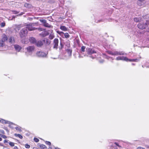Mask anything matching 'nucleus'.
Masks as SVG:
<instances>
[{
    "label": "nucleus",
    "instance_id": "37998d69",
    "mask_svg": "<svg viewBox=\"0 0 149 149\" xmlns=\"http://www.w3.org/2000/svg\"><path fill=\"white\" fill-rule=\"evenodd\" d=\"M8 140H4V143H8Z\"/></svg>",
    "mask_w": 149,
    "mask_h": 149
},
{
    "label": "nucleus",
    "instance_id": "20e7f679",
    "mask_svg": "<svg viewBox=\"0 0 149 149\" xmlns=\"http://www.w3.org/2000/svg\"><path fill=\"white\" fill-rule=\"evenodd\" d=\"M39 21L43 24V25L45 27L47 28H53V26L47 23L46 20L45 19H40Z\"/></svg>",
    "mask_w": 149,
    "mask_h": 149
},
{
    "label": "nucleus",
    "instance_id": "f3484780",
    "mask_svg": "<svg viewBox=\"0 0 149 149\" xmlns=\"http://www.w3.org/2000/svg\"><path fill=\"white\" fill-rule=\"evenodd\" d=\"M29 40L33 44H35L36 40L34 38L31 37H30Z\"/></svg>",
    "mask_w": 149,
    "mask_h": 149
},
{
    "label": "nucleus",
    "instance_id": "dca6fc26",
    "mask_svg": "<svg viewBox=\"0 0 149 149\" xmlns=\"http://www.w3.org/2000/svg\"><path fill=\"white\" fill-rule=\"evenodd\" d=\"M14 46L15 50L18 52H19L22 49L21 47L17 45H15Z\"/></svg>",
    "mask_w": 149,
    "mask_h": 149
},
{
    "label": "nucleus",
    "instance_id": "a878e982",
    "mask_svg": "<svg viewBox=\"0 0 149 149\" xmlns=\"http://www.w3.org/2000/svg\"><path fill=\"white\" fill-rule=\"evenodd\" d=\"M60 46L59 47L60 50L62 49L63 48V47L64 45L61 42L60 43Z\"/></svg>",
    "mask_w": 149,
    "mask_h": 149
},
{
    "label": "nucleus",
    "instance_id": "f8f14e48",
    "mask_svg": "<svg viewBox=\"0 0 149 149\" xmlns=\"http://www.w3.org/2000/svg\"><path fill=\"white\" fill-rule=\"evenodd\" d=\"M7 42L10 44L14 43L15 41L14 37L12 36L8 38Z\"/></svg>",
    "mask_w": 149,
    "mask_h": 149
},
{
    "label": "nucleus",
    "instance_id": "2eb2a0df",
    "mask_svg": "<svg viewBox=\"0 0 149 149\" xmlns=\"http://www.w3.org/2000/svg\"><path fill=\"white\" fill-rule=\"evenodd\" d=\"M49 34L48 32L45 31H43L40 34V36H41L42 37H45L47 36H48Z\"/></svg>",
    "mask_w": 149,
    "mask_h": 149
},
{
    "label": "nucleus",
    "instance_id": "13d9d810",
    "mask_svg": "<svg viewBox=\"0 0 149 149\" xmlns=\"http://www.w3.org/2000/svg\"><path fill=\"white\" fill-rule=\"evenodd\" d=\"M43 41H45V40H43Z\"/></svg>",
    "mask_w": 149,
    "mask_h": 149
},
{
    "label": "nucleus",
    "instance_id": "b1692460",
    "mask_svg": "<svg viewBox=\"0 0 149 149\" xmlns=\"http://www.w3.org/2000/svg\"><path fill=\"white\" fill-rule=\"evenodd\" d=\"M64 36L65 38H68L70 37V35L68 33H64Z\"/></svg>",
    "mask_w": 149,
    "mask_h": 149
},
{
    "label": "nucleus",
    "instance_id": "864d4df0",
    "mask_svg": "<svg viewBox=\"0 0 149 149\" xmlns=\"http://www.w3.org/2000/svg\"><path fill=\"white\" fill-rule=\"evenodd\" d=\"M48 149H52V148L51 147H49Z\"/></svg>",
    "mask_w": 149,
    "mask_h": 149
},
{
    "label": "nucleus",
    "instance_id": "c03bdc74",
    "mask_svg": "<svg viewBox=\"0 0 149 149\" xmlns=\"http://www.w3.org/2000/svg\"><path fill=\"white\" fill-rule=\"evenodd\" d=\"M14 149H18V148L17 146H15L14 147Z\"/></svg>",
    "mask_w": 149,
    "mask_h": 149
},
{
    "label": "nucleus",
    "instance_id": "c9c22d12",
    "mask_svg": "<svg viewBox=\"0 0 149 149\" xmlns=\"http://www.w3.org/2000/svg\"><path fill=\"white\" fill-rule=\"evenodd\" d=\"M25 147L26 148H29L30 147V146L28 144H26L25 145Z\"/></svg>",
    "mask_w": 149,
    "mask_h": 149
},
{
    "label": "nucleus",
    "instance_id": "a18cd8bd",
    "mask_svg": "<svg viewBox=\"0 0 149 149\" xmlns=\"http://www.w3.org/2000/svg\"><path fill=\"white\" fill-rule=\"evenodd\" d=\"M24 13L22 12L21 13V14L19 15H22Z\"/></svg>",
    "mask_w": 149,
    "mask_h": 149
},
{
    "label": "nucleus",
    "instance_id": "bf43d9fd",
    "mask_svg": "<svg viewBox=\"0 0 149 149\" xmlns=\"http://www.w3.org/2000/svg\"><path fill=\"white\" fill-rule=\"evenodd\" d=\"M132 64L133 65H134V63H132Z\"/></svg>",
    "mask_w": 149,
    "mask_h": 149
},
{
    "label": "nucleus",
    "instance_id": "603ef678",
    "mask_svg": "<svg viewBox=\"0 0 149 149\" xmlns=\"http://www.w3.org/2000/svg\"><path fill=\"white\" fill-rule=\"evenodd\" d=\"M55 149H61L58 148L57 147V148H56Z\"/></svg>",
    "mask_w": 149,
    "mask_h": 149
},
{
    "label": "nucleus",
    "instance_id": "8fccbe9b",
    "mask_svg": "<svg viewBox=\"0 0 149 149\" xmlns=\"http://www.w3.org/2000/svg\"><path fill=\"white\" fill-rule=\"evenodd\" d=\"M139 1H144V0H139Z\"/></svg>",
    "mask_w": 149,
    "mask_h": 149
},
{
    "label": "nucleus",
    "instance_id": "9d476101",
    "mask_svg": "<svg viewBox=\"0 0 149 149\" xmlns=\"http://www.w3.org/2000/svg\"><path fill=\"white\" fill-rule=\"evenodd\" d=\"M125 54V52L123 51H113V55H124Z\"/></svg>",
    "mask_w": 149,
    "mask_h": 149
},
{
    "label": "nucleus",
    "instance_id": "bb28decb",
    "mask_svg": "<svg viewBox=\"0 0 149 149\" xmlns=\"http://www.w3.org/2000/svg\"><path fill=\"white\" fill-rule=\"evenodd\" d=\"M15 128L17 130H18L19 132H21L22 131L20 127H15Z\"/></svg>",
    "mask_w": 149,
    "mask_h": 149
},
{
    "label": "nucleus",
    "instance_id": "473e14b6",
    "mask_svg": "<svg viewBox=\"0 0 149 149\" xmlns=\"http://www.w3.org/2000/svg\"><path fill=\"white\" fill-rule=\"evenodd\" d=\"M11 11L15 14H17L19 13V12L15 10H12Z\"/></svg>",
    "mask_w": 149,
    "mask_h": 149
},
{
    "label": "nucleus",
    "instance_id": "393cba45",
    "mask_svg": "<svg viewBox=\"0 0 149 149\" xmlns=\"http://www.w3.org/2000/svg\"><path fill=\"white\" fill-rule=\"evenodd\" d=\"M54 36L53 34H50L49 36V38L51 40L52 39L54 38Z\"/></svg>",
    "mask_w": 149,
    "mask_h": 149
},
{
    "label": "nucleus",
    "instance_id": "09e8293b",
    "mask_svg": "<svg viewBox=\"0 0 149 149\" xmlns=\"http://www.w3.org/2000/svg\"><path fill=\"white\" fill-rule=\"evenodd\" d=\"M143 17L144 18H145V19H146L147 18H146V16H143Z\"/></svg>",
    "mask_w": 149,
    "mask_h": 149
},
{
    "label": "nucleus",
    "instance_id": "a211bd4d",
    "mask_svg": "<svg viewBox=\"0 0 149 149\" xmlns=\"http://www.w3.org/2000/svg\"><path fill=\"white\" fill-rule=\"evenodd\" d=\"M60 29L61 30L65 31H67L68 30V28L64 26H61L60 27Z\"/></svg>",
    "mask_w": 149,
    "mask_h": 149
},
{
    "label": "nucleus",
    "instance_id": "e433bc0d",
    "mask_svg": "<svg viewBox=\"0 0 149 149\" xmlns=\"http://www.w3.org/2000/svg\"><path fill=\"white\" fill-rule=\"evenodd\" d=\"M46 42L47 44H49L50 43V42L49 40L47 39L46 40Z\"/></svg>",
    "mask_w": 149,
    "mask_h": 149
},
{
    "label": "nucleus",
    "instance_id": "f03ea898",
    "mask_svg": "<svg viewBox=\"0 0 149 149\" xmlns=\"http://www.w3.org/2000/svg\"><path fill=\"white\" fill-rule=\"evenodd\" d=\"M116 60L117 61L118 60H123L125 61H137L136 60H138L136 59H129L128 58L126 57H124L123 56H119L117 57L116 59Z\"/></svg>",
    "mask_w": 149,
    "mask_h": 149
},
{
    "label": "nucleus",
    "instance_id": "680f3d73",
    "mask_svg": "<svg viewBox=\"0 0 149 149\" xmlns=\"http://www.w3.org/2000/svg\"><path fill=\"white\" fill-rule=\"evenodd\" d=\"M79 57H80V56H79Z\"/></svg>",
    "mask_w": 149,
    "mask_h": 149
},
{
    "label": "nucleus",
    "instance_id": "f257e3e1",
    "mask_svg": "<svg viewBox=\"0 0 149 149\" xmlns=\"http://www.w3.org/2000/svg\"><path fill=\"white\" fill-rule=\"evenodd\" d=\"M30 25L31 23L27 24V27L23 28L21 30L20 34L21 37L22 38L26 35L28 32L27 30H29L28 28L31 27Z\"/></svg>",
    "mask_w": 149,
    "mask_h": 149
},
{
    "label": "nucleus",
    "instance_id": "2f4dec72",
    "mask_svg": "<svg viewBox=\"0 0 149 149\" xmlns=\"http://www.w3.org/2000/svg\"><path fill=\"white\" fill-rule=\"evenodd\" d=\"M34 141L35 142H38L39 141V140L37 138H34Z\"/></svg>",
    "mask_w": 149,
    "mask_h": 149
},
{
    "label": "nucleus",
    "instance_id": "4468645a",
    "mask_svg": "<svg viewBox=\"0 0 149 149\" xmlns=\"http://www.w3.org/2000/svg\"><path fill=\"white\" fill-rule=\"evenodd\" d=\"M8 38L7 36L5 34H3L2 36V38L1 40L4 42L6 41H8Z\"/></svg>",
    "mask_w": 149,
    "mask_h": 149
},
{
    "label": "nucleus",
    "instance_id": "3c124183",
    "mask_svg": "<svg viewBox=\"0 0 149 149\" xmlns=\"http://www.w3.org/2000/svg\"><path fill=\"white\" fill-rule=\"evenodd\" d=\"M2 140V139L0 137V141H1Z\"/></svg>",
    "mask_w": 149,
    "mask_h": 149
},
{
    "label": "nucleus",
    "instance_id": "c756f323",
    "mask_svg": "<svg viewBox=\"0 0 149 149\" xmlns=\"http://www.w3.org/2000/svg\"><path fill=\"white\" fill-rule=\"evenodd\" d=\"M9 144L10 145L12 146V147H13V146H14V143H13V142H10L9 143Z\"/></svg>",
    "mask_w": 149,
    "mask_h": 149
},
{
    "label": "nucleus",
    "instance_id": "6e6552de",
    "mask_svg": "<svg viewBox=\"0 0 149 149\" xmlns=\"http://www.w3.org/2000/svg\"><path fill=\"white\" fill-rule=\"evenodd\" d=\"M32 24L31 23V27H29L28 28L29 31H31L33 30H36V29H38V31H42L43 30V29L40 28H36L35 27H32Z\"/></svg>",
    "mask_w": 149,
    "mask_h": 149
},
{
    "label": "nucleus",
    "instance_id": "423d86ee",
    "mask_svg": "<svg viewBox=\"0 0 149 149\" xmlns=\"http://www.w3.org/2000/svg\"><path fill=\"white\" fill-rule=\"evenodd\" d=\"M147 26L148 24L146 23H139L138 25V28L141 29H146Z\"/></svg>",
    "mask_w": 149,
    "mask_h": 149
},
{
    "label": "nucleus",
    "instance_id": "412c9836",
    "mask_svg": "<svg viewBox=\"0 0 149 149\" xmlns=\"http://www.w3.org/2000/svg\"><path fill=\"white\" fill-rule=\"evenodd\" d=\"M40 148L41 149H47V147L46 146L43 144H40L39 145Z\"/></svg>",
    "mask_w": 149,
    "mask_h": 149
},
{
    "label": "nucleus",
    "instance_id": "052dcab7",
    "mask_svg": "<svg viewBox=\"0 0 149 149\" xmlns=\"http://www.w3.org/2000/svg\"><path fill=\"white\" fill-rule=\"evenodd\" d=\"M103 61L100 62H103Z\"/></svg>",
    "mask_w": 149,
    "mask_h": 149
},
{
    "label": "nucleus",
    "instance_id": "6e6d98bb",
    "mask_svg": "<svg viewBox=\"0 0 149 149\" xmlns=\"http://www.w3.org/2000/svg\"><path fill=\"white\" fill-rule=\"evenodd\" d=\"M114 149H117V148H115Z\"/></svg>",
    "mask_w": 149,
    "mask_h": 149
},
{
    "label": "nucleus",
    "instance_id": "4be33fe9",
    "mask_svg": "<svg viewBox=\"0 0 149 149\" xmlns=\"http://www.w3.org/2000/svg\"><path fill=\"white\" fill-rule=\"evenodd\" d=\"M14 136L16 137H18L20 139H22L23 138L22 136L19 134H14Z\"/></svg>",
    "mask_w": 149,
    "mask_h": 149
},
{
    "label": "nucleus",
    "instance_id": "de8ad7c7",
    "mask_svg": "<svg viewBox=\"0 0 149 149\" xmlns=\"http://www.w3.org/2000/svg\"><path fill=\"white\" fill-rule=\"evenodd\" d=\"M3 149H9L8 148H7V147H4L3 148Z\"/></svg>",
    "mask_w": 149,
    "mask_h": 149
},
{
    "label": "nucleus",
    "instance_id": "49530a36",
    "mask_svg": "<svg viewBox=\"0 0 149 149\" xmlns=\"http://www.w3.org/2000/svg\"><path fill=\"white\" fill-rule=\"evenodd\" d=\"M0 146H3V145L1 143H0Z\"/></svg>",
    "mask_w": 149,
    "mask_h": 149
},
{
    "label": "nucleus",
    "instance_id": "c85d7f7f",
    "mask_svg": "<svg viewBox=\"0 0 149 149\" xmlns=\"http://www.w3.org/2000/svg\"><path fill=\"white\" fill-rule=\"evenodd\" d=\"M86 47L84 46H82L81 47V50L83 52L85 51V49Z\"/></svg>",
    "mask_w": 149,
    "mask_h": 149
},
{
    "label": "nucleus",
    "instance_id": "aec40b11",
    "mask_svg": "<svg viewBox=\"0 0 149 149\" xmlns=\"http://www.w3.org/2000/svg\"><path fill=\"white\" fill-rule=\"evenodd\" d=\"M57 33L60 35L61 36H62L63 38V36L64 34L63 32L62 31H56Z\"/></svg>",
    "mask_w": 149,
    "mask_h": 149
},
{
    "label": "nucleus",
    "instance_id": "1a4fd4ad",
    "mask_svg": "<svg viewBox=\"0 0 149 149\" xmlns=\"http://www.w3.org/2000/svg\"><path fill=\"white\" fill-rule=\"evenodd\" d=\"M28 52L29 53H32L33 52L35 49V47L33 46H29L26 48Z\"/></svg>",
    "mask_w": 149,
    "mask_h": 149
},
{
    "label": "nucleus",
    "instance_id": "ea45409f",
    "mask_svg": "<svg viewBox=\"0 0 149 149\" xmlns=\"http://www.w3.org/2000/svg\"><path fill=\"white\" fill-rule=\"evenodd\" d=\"M137 149H145L144 148H143L142 147H138Z\"/></svg>",
    "mask_w": 149,
    "mask_h": 149
},
{
    "label": "nucleus",
    "instance_id": "0eeeda50",
    "mask_svg": "<svg viewBox=\"0 0 149 149\" xmlns=\"http://www.w3.org/2000/svg\"><path fill=\"white\" fill-rule=\"evenodd\" d=\"M58 40L57 38H56L54 39L53 41V48L57 49L58 48Z\"/></svg>",
    "mask_w": 149,
    "mask_h": 149
},
{
    "label": "nucleus",
    "instance_id": "58836bf2",
    "mask_svg": "<svg viewBox=\"0 0 149 149\" xmlns=\"http://www.w3.org/2000/svg\"><path fill=\"white\" fill-rule=\"evenodd\" d=\"M1 137H3L4 139H6V138H7V136H6L4 135H3L1 134Z\"/></svg>",
    "mask_w": 149,
    "mask_h": 149
},
{
    "label": "nucleus",
    "instance_id": "79ce46f5",
    "mask_svg": "<svg viewBox=\"0 0 149 149\" xmlns=\"http://www.w3.org/2000/svg\"><path fill=\"white\" fill-rule=\"evenodd\" d=\"M102 20H98L97 21V23H98V22H102Z\"/></svg>",
    "mask_w": 149,
    "mask_h": 149
},
{
    "label": "nucleus",
    "instance_id": "9b49d317",
    "mask_svg": "<svg viewBox=\"0 0 149 149\" xmlns=\"http://www.w3.org/2000/svg\"><path fill=\"white\" fill-rule=\"evenodd\" d=\"M35 45L38 47H40L43 45V42L41 40H37Z\"/></svg>",
    "mask_w": 149,
    "mask_h": 149
},
{
    "label": "nucleus",
    "instance_id": "a19ab883",
    "mask_svg": "<svg viewBox=\"0 0 149 149\" xmlns=\"http://www.w3.org/2000/svg\"><path fill=\"white\" fill-rule=\"evenodd\" d=\"M114 144H116V145L119 147H120V146L116 143H115Z\"/></svg>",
    "mask_w": 149,
    "mask_h": 149
},
{
    "label": "nucleus",
    "instance_id": "7ed1b4c3",
    "mask_svg": "<svg viewBox=\"0 0 149 149\" xmlns=\"http://www.w3.org/2000/svg\"><path fill=\"white\" fill-rule=\"evenodd\" d=\"M87 52L88 54L89 55L88 56L89 57L92 58H94L92 56H91V55L94 53H96V52L93 49L91 48H88V49H87Z\"/></svg>",
    "mask_w": 149,
    "mask_h": 149
},
{
    "label": "nucleus",
    "instance_id": "6ab92c4d",
    "mask_svg": "<svg viewBox=\"0 0 149 149\" xmlns=\"http://www.w3.org/2000/svg\"><path fill=\"white\" fill-rule=\"evenodd\" d=\"M134 20L135 22H137L141 21V18L139 17H135L134 19Z\"/></svg>",
    "mask_w": 149,
    "mask_h": 149
},
{
    "label": "nucleus",
    "instance_id": "5fc2aeb1",
    "mask_svg": "<svg viewBox=\"0 0 149 149\" xmlns=\"http://www.w3.org/2000/svg\"><path fill=\"white\" fill-rule=\"evenodd\" d=\"M138 4L139 5H140V4H139V2H138Z\"/></svg>",
    "mask_w": 149,
    "mask_h": 149
},
{
    "label": "nucleus",
    "instance_id": "39448f33",
    "mask_svg": "<svg viewBox=\"0 0 149 149\" xmlns=\"http://www.w3.org/2000/svg\"><path fill=\"white\" fill-rule=\"evenodd\" d=\"M47 54L44 52L42 51H38L36 53V55L39 57H46Z\"/></svg>",
    "mask_w": 149,
    "mask_h": 149
},
{
    "label": "nucleus",
    "instance_id": "cd10ccee",
    "mask_svg": "<svg viewBox=\"0 0 149 149\" xmlns=\"http://www.w3.org/2000/svg\"><path fill=\"white\" fill-rule=\"evenodd\" d=\"M0 25H1V27H3L5 26V23L4 22H2L1 23Z\"/></svg>",
    "mask_w": 149,
    "mask_h": 149
},
{
    "label": "nucleus",
    "instance_id": "72a5a7b5",
    "mask_svg": "<svg viewBox=\"0 0 149 149\" xmlns=\"http://www.w3.org/2000/svg\"><path fill=\"white\" fill-rule=\"evenodd\" d=\"M108 53L109 54L113 55V51H108Z\"/></svg>",
    "mask_w": 149,
    "mask_h": 149
},
{
    "label": "nucleus",
    "instance_id": "f704fd0d",
    "mask_svg": "<svg viewBox=\"0 0 149 149\" xmlns=\"http://www.w3.org/2000/svg\"><path fill=\"white\" fill-rule=\"evenodd\" d=\"M45 143L46 144L49 145H50L51 144V143L49 141H46L45 142Z\"/></svg>",
    "mask_w": 149,
    "mask_h": 149
},
{
    "label": "nucleus",
    "instance_id": "4c0bfd02",
    "mask_svg": "<svg viewBox=\"0 0 149 149\" xmlns=\"http://www.w3.org/2000/svg\"><path fill=\"white\" fill-rule=\"evenodd\" d=\"M29 4L28 3H25L24 4V6L25 7H29Z\"/></svg>",
    "mask_w": 149,
    "mask_h": 149
},
{
    "label": "nucleus",
    "instance_id": "4d7b16f0",
    "mask_svg": "<svg viewBox=\"0 0 149 149\" xmlns=\"http://www.w3.org/2000/svg\"><path fill=\"white\" fill-rule=\"evenodd\" d=\"M13 17L14 18H15V16H13Z\"/></svg>",
    "mask_w": 149,
    "mask_h": 149
},
{
    "label": "nucleus",
    "instance_id": "5701e85b",
    "mask_svg": "<svg viewBox=\"0 0 149 149\" xmlns=\"http://www.w3.org/2000/svg\"><path fill=\"white\" fill-rule=\"evenodd\" d=\"M67 51L69 56H70L72 54V50L70 49H68L67 50Z\"/></svg>",
    "mask_w": 149,
    "mask_h": 149
},
{
    "label": "nucleus",
    "instance_id": "7c9ffc66",
    "mask_svg": "<svg viewBox=\"0 0 149 149\" xmlns=\"http://www.w3.org/2000/svg\"><path fill=\"white\" fill-rule=\"evenodd\" d=\"M3 42L1 40H0V47H2L3 45Z\"/></svg>",
    "mask_w": 149,
    "mask_h": 149
},
{
    "label": "nucleus",
    "instance_id": "e2e57ef3",
    "mask_svg": "<svg viewBox=\"0 0 149 149\" xmlns=\"http://www.w3.org/2000/svg\"><path fill=\"white\" fill-rule=\"evenodd\" d=\"M1 136V134H0V136Z\"/></svg>",
    "mask_w": 149,
    "mask_h": 149
},
{
    "label": "nucleus",
    "instance_id": "ddd939ff",
    "mask_svg": "<svg viewBox=\"0 0 149 149\" xmlns=\"http://www.w3.org/2000/svg\"><path fill=\"white\" fill-rule=\"evenodd\" d=\"M2 123H6V124L7 123V124H9L10 125H9V127L11 128H12V129L13 128V127H12V125H11V124H13V123H11L10 122H9L8 121H6L4 120H2Z\"/></svg>",
    "mask_w": 149,
    "mask_h": 149
}]
</instances>
